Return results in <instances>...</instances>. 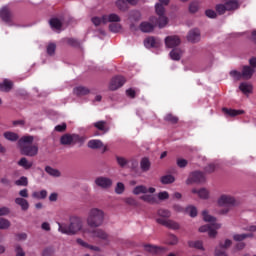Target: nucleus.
Listing matches in <instances>:
<instances>
[{"label":"nucleus","mask_w":256,"mask_h":256,"mask_svg":"<svg viewBox=\"0 0 256 256\" xmlns=\"http://www.w3.org/2000/svg\"><path fill=\"white\" fill-rule=\"evenodd\" d=\"M58 231L63 235H77L81 231L83 235L91 233L89 228H83V219L79 216L70 217L69 224L58 222Z\"/></svg>","instance_id":"1"},{"label":"nucleus","mask_w":256,"mask_h":256,"mask_svg":"<svg viewBox=\"0 0 256 256\" xmlns=\"http://www.w3.org/2000/svg\"><path fill=\"white\" fill-rule=\"evenodd\" d=\"M202 219L206 223L210 224L201 226L199 228V232L208 233L209 237L215 239L217 237V230L221 229V224L215 223V221H217V218L209 214V211L207 210L202 211Z\"/></svg>","instance_id":"2"},{"label":"nucleus","mask_w":256,"mask_h":256,"mask_svg":"<svg viewBox=\"0 0 256 256\" xmlns=\"http://www.w3.org/2000/svg\"><path fill=\"white\" fill-rule=\"evenodd\" d=\"M86 223L91 229L103 227V223H105V211L98 207L90 208L86 217Z\"/></svg>","instance_id":"3"},{"label":"nucleus","mask_w":256,"mask_h":256,"mask_svg":"<svg viewBox=\"0 0 256 256\" xmlns=\"http://www.w3.org/2000/svg\"><path fill=\"white\" fill-rule=\"evenodd\" d=\"M34 141L33 136H23L18 141V149L22 155L27 157H35L39 153V147L37 145H32Z\"/></svg>","instance_id":"4"},{"label":"nucleus","mask_w":256,"mask_h":256,"mask_svg":"<svg viewBox=\"0 0 256 256\" xmlns=\"http://www.w3.org/2000/svg\"><path fill=\"white\" fill-rule=\"evenodd\" d=\"M163 5H169V0H159V3L155 5V11L157 17H152L150 19L151 23L157 25L159 29H163V27H167V23H169V18L165 15V7Z\"/></svg>","instance_id":"5"},{"label":"nucleus","mask_w":256,"mask_h":256,"mask_svg":"<svg viewBox=\"0 0 256 256\" xmlns=\"http://www.w3.org/2000/svg\"><path fill=\"white\" fill-rule=\"evenodd\" d=\"M156 189L153 187H147L145 185L136 186L132 193L134 195H142L140 199L145 203H149L150 205H155L157 203V196H155Z\"/></svg>","instance_id":"6"},{"label":"nucleus","mask_w":256,"mask_h":256,"mask_svg":"<svg viewBox=\"0 0 256 256\" xmlns=\"http://www.w3.org/2000/svg\"><path fill=\"white\" fill-rule=\"evenodd\" d=\"M61 145H80L85 143V137L79 136L78 134H64L60 138Z\"/></svg>","instance_id":"7"},{"label":"nucleus","mask_w":256,"mask_h":256,"mask_svg":"<svg viewBox=\"0 0 256 256\" xmlns=\"http://www.w3.org/2000/svg\"><path fill=\"white\" fill-rule=\"evenodd\" d=\"M0 18L9 27L14 25L15 15H13V11H11V8H9V6H3L0 9Z\"/></svg>","instance_id":"8"},{"label":"nucleus","mask_w":256,"mask_h":256,"mask_svg":"<svg viewBox=\"0 0 256 256\" xmlns=\"http://www.w3.org/2000/svg\"><path fill=\"white\" fill-rule=\"evenodd\" d=\"M217 205L219 207H235V205H237V200L231 195L222 194L217 199Z\"/></svg>","instance_id":"9"},{"label":"nucleus","mask_w":256,"mask_h":256,"mask_svg":"<svg viewBox=\"0 0 256 256\" xmlns=\"http://www.w3.org/2000/svg\"><path fill=\"white\" fill-rule=\"evenodd\" d=\"M156 223H158V225H163V227L171 229L172 231H179V229H181V224H179V222L169 218H156Z\"/></svg>","instance_id":"10"},{"label":"nucleus","mask_w":256,"mask_h":256,"mask_svg":"<svg viewBox=\"0 0 256 256\" xmlns=\"http://www.w3.org/2000/svg\"><path fill=\"white\" fill-rule=\"evenodd\" d=\"M193 183H205V174L201 171L191 172L186 180V185H193Z\"/></svg>","instance_id":"11"},{"label":"nucleus","mask_w":256,"mask_h":256,"mask_svg":"<svg viewBox=\"0 0 256 256\" xmlns=\"http://www.w3.org/2000/svg\"><path fill=\"white\" fill-rule=\"evenodd\" d=\"M95 185L101 189H109L113 186V180L109 177L99 176L95 179Z\"/></svg>","instance_id":"12"},{"label":"nucleus","mask_w":256,"mask_h":256,"mask_svg":"<svg viewBox=\"0 0 256 256\" xmlns=\"http://www.w3.org/2000/svg\"><path fill=\"white\" fill-rule=\"evenodd\" d=\"M181 45V38L177 35L168 36L165 38V46L167 49H175V47H179Z\"/></svg>","instance_id":"13"},{"label":"nucleus","mask_w":256,"mask_h":256,"mask_svg":"<svg viewBox=\"0 0 256 256\" xmlns=\"http://www.w3.org/2000/svg\"><path fill=\"white\" fill-rule=\"evenodd\" d=\"M123 85H125V78L123 76H116L112 78L109 88L111 91H117V89L123 87Z\"/></svg>","instance_id":"14"},{"label":"nucleus","mask_w":256,"mask_h":256,"mask_svg":"<svg viewBox=\"0 0 256 256\" xmlns=\"http://www.w3.org/2000/svg\"><path fill=\"white\" fill-rule=\"evenodd\" d=\"M144 251H146L147 253H150L151 255H159V253H163L167 251V248L159 247L151 244H145Z\"/></svg>","instance_id":"15"},{"label":"nucleus","mask_w":256,"mask_h":256,"mask_svg":"<svg viewBox=\"0 0 256 256\" xmlns=\"http://www.w3.org/2000/svg\"><path fill=\"white\" fill-rule=\"evenodd\" d=\"M187 41H189V43H199V41H201V32L199 29L190 30L187 35Z\"/></svg>","instance_id":"16"},{"label":"nucleus","mask_w":256,"mask_h":256,"mask_svg":"<svg viewBox=\"0 0 256 256\" xmlns=\"http://www.w3.org/2000/svg\"><path fill=\"white\" fill-rule=\"evenodd\" d=\"M91 233H92V237H96L97 239H100L101 241H109L108 233L101 228H97V229L93 230Z\"/></svg>","instance_id":"17"},{"label":"nucleus","mask_w":256,"mask_h":256,"mask_svg":"<svg viewBox=\"0 0 256 256\" xmlns=\"http://www.w3.org/2000/svg\"><path fill=\"white\" fill-rule=\"evenodd\" d=\"M144 45L147 49L157 48L159 45H161V40L155 37H149L145 39Z\"/></svg>","instance_id":"18"},{"label":"nucleus","mask_w":256,"mask_h":256,"mask_svg":"<svg viewBox=\"0 0 256 256\" xmlns=\"http://www.w3.org/2000/svg\"><path fill=\"white\" fill-rule=\"evenodd\" d=\"M14 203L20 207L21 211H29V201L26 198H15Z\"/></svg>","instance_id":"19"},{"label":"nucleus","mask_w":256,"mask_h":256,"mask_svg":"<svg viewBox=\"0 0 256 256\" xmlns=\"http://www.w3.org/2000/svg\"><path fill=\"white\" fill-rule=\"evenodd\" d=\"M239 89L244 95H251V93H253V84L249 82H242L239 85Z\"/></svg>","instance_id":"20"},{"label":"nucleus","mask_w":256,"mask_h":256,"mask_svg":"<svg viewBox=\"0 0 256 256\" xmlns=\"http://www.w3.org/2000/svg\"><path fill=\"white\" fill-rule=\"evenodd\" d=\"M103 20H104V25H106V23H120L121 17H119V15L115 13H112L109 15H104Z\"/></svg>","instance_id":"21"},{"label":"nucleus","mask_w":256,"mask_h":256,"mask_svg":"<svg viewBox=\"0 0 256 256\" xmlns=\"http://www.w3.org/2000/svg\"><path fill=\"white\" fill-rule=\"evenodd\" d=\"M192 193H194V195H198L200 199H204V200L209 199V195H210L209 190L206 188H201L199 190L197 188H193Z\"/></svg>","instance_id":"22"},{"label":"nucleus","mask_w":256,"mask_h":256,"mask_svg":"<svg viewBox=\"0 0 256 256\" xmlns=\"http://www.w3.org/2000/svg\"><path fill=\"white\" fill-rule=\"evenodd\" d=\"M169 56L172 61H180L181 57H183V50L181 48H173Z\"/></svg>","instance_id":"23"},{"label":"nucleus","mask_w":256,"mask_h":256,"mask_svg":"<svg viewBox=\"0 0 256 256\" xmlns=\"http://www.w3.org/2000/svg\"><path fill=\"white\" fill-rule=\"evenodd\" d=\"M255 73V68H251L250 66H243L242 68V79L249 80L253 77Z\"/></svg>","instance_id":"24"},{"label":"nucleus","mask_w":256,"mask_h":256,"mask_svg":"<svg viewBox=\"0 0 256 256\" xmlns=\"http://www.w3.org/2000/svg\"><path fill=\"white\" fill-rule=\"evenodd\" d=\"M171 217V212L167 209H159L156 213L155 216V221H157V219H169Z\"/></svg>","instance_id":"25"},{"label":"nucleus","mask_w":256,"mask_h":256,"mask_svg":"<svg viewBox=\"0 0 256 256\" xmlns=\"http://www.w3.org/2000/svg\"><path fill=\"white\" fill-rule=\"evenodd\" d=\"M51 29L53 31H61V27L63 25V22L58 18H52L49 21Z\"/></svg>","instance_id":"26"},{"label":"nucleus","mask_w":256,"mask_h":256,"mask_svg":"<svg viewBox=\"0 0 256 256\" xmlns=\"http://www.w3.org/2000/svg\"><path fill=\"white\" fill-rule=\"evenodd\" d=\"M228 11L239 9V0H223Z\"/></svg>","instance_id":"27"},{"label":"nucleus","mask_w":256,"mask_h":256,"mask_svg":"<svg viewBox=\"0 0 256 256\" xmlns=\"http://www.w3.org/2000/svg\"><path fill=\"white\" fill-rule=\"evenodd\" d=\"M3 137L6 138L7 141H11L15 143V141H19V134L11 131H6L3 134Z\"/></svg>","instance_id":"28"},{"label":"nucleus","mask_w":256,"mask_h":256,"mask_svg":"<svg viewBox=\"0 0 256 256\" xmlns=\"http://www.w3.org/2000/svg\"><path fill=\"white\" fill-rule=\"evenodd\" d=\"M73 93L74 95H77V97H83V95H88L89 88L84 86H78L74 88Z\"/></svg>","instance_id":"29"},{"label":"nucleus","mask_w":256,"mask_h":256,"mask_svg":"<svg viewBox=\"0 0 256 256\" xmlns=\"http://www.w3.org/2000/svg\"><path fill=\"white\" fill-rule=\"evenodd\" d=\"M222 111L223 113H225V115H228V117H237V115H243V113H245V111L243 110H234L227 108H223Z\"/></svg>","instance_id":"30"},{"label":"nucleus","mask_w":256,"mask_h":256,"mask_svg":"<svg viewBox=\"0 0 256 256\" xmlns=\"http://www.w3.org/2000/svg\"><path fill=\"white\" fill-rule=\"evenodd\" d=\"M19 167H22L23 169L29 170L31 167H33V162L27 160V158L23 157L18 161Z\"/></svg>","instance_id":"31"},{"label":"nucleus","mask_w":256,"mask_h":256,"mask_svg":"<svg viewBox=\"0 0 256 256\" xmlns=\"http://www.w3.org/2000/svg\"><path fill=\"white\" fill-rule=\"evenodd\" d=\"M153 29H155V26L149 22H142L140 24V30L143 33H151V31H153Z\"/></svg>","instance_id":"32"},{"label":"nucleus","mask_w":256,"mask_h":256,"mask_svg":"<svg viewBox=\"0 0 256 256\" xmlns=\"http://www.w3.org/2000/svg\"><path fill=\"white\" fill-rule=\"evenodd\" d=\"M10 89H13V82L8 79H5L2 83H0V91L9 92Z\"/></svg>","instance_id":"33"},{"label":"nucleus","mask_w":256,"mask_h":256,"mask_svg":"<svg viewBox=\"0 0 256 256\" xmlns=\"http://www.w3.org/2000/svg\"><path fill=\"white\" fill-rule=\"evenodd\" d=\"M45 171L50 177H61V171L59 169L53 168L51 166H46Z\"/></svg>","instance_id":"34"},{"label":"nucleus","mask_w":256,"mask_h":256,"mask_svg":"<svg viewBox=\"0 0 256 256\" xmlns=\"http://www.w3.org/2000/svg\"><path fill=\"white\" fill-rule=\"evenodd\" d=\"M88 147L89 149H101V147H103V142L101 140H90L88 142Z\"/></svg>","instance_id":"35"},{"label":"nucleus","mask_w":256,"mask_h":256,"mask_svg":"<svg viewBox=\"0 0 256 256\" xmlns=\"http://www.w3.org/2000/svg\"><path fill=\"white\" fill-rule=\"evenodd\" d=\"M94 127H96V129H98L99 131H103L104 133H107L109 131V127H107V122L105 121L95 122Z\"/></svg>","instance_id":"36"},{"label":"nucleus","mask_w":256,"mask_h":256,"mask_svg":"<svg viewBox=\"0 0 256 256\" xmlns=\"http://www.w3.org/2000/svg\"><path fill=\"white\" fill-rule=\"evenodd\" d=\"M253 237V233H244V234H234V241H245V239H249Z\"/></svg>","instance_id":"37"},{"label":"nucleus","mask_w":256,"mask_h":256,"mask_svg":"<svg viewBox=\"0 0 256 256\" xmlns=\"http://www.w3.org/2000/svg\"><path fill=\"white\" fill-rule=\"evenodd\" d=\"M140 169L144 172L149 171L151 169V162L147 158H143L140 162Z\"/></svg>","instance_id":"38"},{"label":"nucleus","mask_w":256,"mask_h":256,"mask_svg":"<svg viewBox=\"0 0 256 256\" xmlns=\"http://www.w3.org/2000/svg\"><path fill=\"white\" fill-rule=\"evenodd\" d=\"M189 247H192L194 249H200L201 251H204L203 242L201 240L196 241H189L188 242Z\"/></svg>","instance_id":"39"},{"label":"nucleus","mask_w":256,"mask_h":256,"mask_svg":"<svg viewBox=\"0 0 256 256\" xmlns=\"http://www.w3.org/2000/svg\"><path fill=\"white\" fill-rule=\"evenodd\" d=\"M230 77L234 79V81H241L243 79V74L240 71L232 70L229 72Z\"/></svg>","instance_id":"40"},{"label":"nucleus","mask_w":256,"mask_h":256,"mask_svg":"<svg viewBox=\"0 0 256 256\" xmlns=\"http://www.w3.org/2000/svg\"><path fill=\"white\" fill-rule=\"evenodd\" d=\"M33 199H46L47 198V190H41L40 192H33L32 193Z\"/></svg>","instance_id":"41"},{"label":"nucleus","mask_w":256,"mask_h":256,"mask_svg":"<svg viewBox=\"0 0 256 256\" xmlns=\"http://www.w3.org/2000/svg\"><path fill=\"white\" fill-rule=\"evenodd\" d=\"M121 29H123V27L121 26V24H119V22H114L109 25V30L112 33H119Z\"/></svg>","instance_id":"42"},{"label":"nucleus","mask_w":256,"mask_h":256,"mask_svg":"<svg viewBox=\"0 0 256 256\" xmlns=\"http://www.w3.org/2000/svg\"><path fill=\"white\" fill-rule=\"evenodd\" d=\"M15 185L18 187H27V185H29V180H27V177L22 176L15 181Z\"/></svg>","instance_id":"43"},{"label":"nucleus","mask_w":256,"mask_h":256,"mask_svg":"<svg viewBox=\"0 0 256 256\" xmlns=\"http://www.w3.org/2000/svg\"><path fill=\"white\" fill-rule=\"evenodd\" d=\"M166 243L167 245H177V243H179V238L175 234H169Z\"/></svg>","instance_id":"44"},{"label":"nucleus","mask_w":256,"mask_h":256,"mask_svg":"<svg viewBox=\"0 0 256 256\" xmlns=\"http://www.w3.org/2000/svg\"><path fill=\"white\" fill-rule=\"evenodd\" d=\"M163 185H169V183H175V177L173 175H166L161 178Z\"/></svg>","instance_id":"45"},{"label":"nucleus","mask_w":256,"mask_h":256,"mask_svg":"<svg viewBox=\"0 0 256 256\" xmlns=\"http://www.w3.org/2000/svg\"><path fill=\"white\" fill-rule=\"evenodd\" d=\"M185 213L190 215V217H195L197 215V207L190 205L185 208Z\"/></svg>","instance_id":"46"},{"label":"nucleus","mask_w":256,"mask_h":256,"mask_svg":"<svg viewBox=\"0 0 256 256\" xmlns=\"http://www.w3.org/2000/svg\"><path fill=\"white\" fill-rule=\"evenodd\" d=\"M56 49L57 45L55 43H49L47 46V54L50 55V57H53V55H55Z\"/></svg>","instance_id":"47"},{"label":"nucleus","mask_w":256,"mask_h":256,"mask_svg":"<svg viewBox=\"0 0 256 256\" xmlns=\"http://www.w3.org/2000/svg\"><path fill=\"white\" fill-rule=\"evenodd\" d=\"M116 6L118 7V9H120V11H127V9H129L125 0L116 1Z\"/></svg>","instance_id":"48"},{"label":"nucleus","mask_w":256,"mask_h":256,"mask_svg":"<svg viewBox=\"0 0 256 256\" xmlns=\"http://www.w3.org/2000/svg\"><path fill=\"white\" fill-rule=\"evenodd\" d=\"M124 192H125V184L118 182L115 188V193L117 195H123Z\"/></svg>","instance_id":"49"},{"label":"nucleus","mask_w":256,"mask_h":256,"mask_svg":"<svg viewBox=\"0 0 256 256\" xmlns=\"http://www.w3.org/2000/svg\"><path fill=\"white\" fill-rule=\"evenodd\" d=\"M11 222L5 218H0V229H9Z\"/></svg>","instance_id":"50"},{"label":"nucleus","mask_w":256,"mask_h":256,"mask_svg":"<svg viewBox=\"0 0 256 256\" xmlns=\"http://www.w3.org/2000/svg\"><path fill=\"white\" fill-rule=\"evenodd\" d=\"M92 23L96 27H99V25H105V20H103V16L102 17H93L92 18Z\"/></svg>","instance_id":"51"},{"label":"nucleus","mask_w":256,"mask_h":256,"mask_svg":"<svg viewBox=\"0 0 256 256\" xmlns=\"http://www.w3.org/2000/svg\"><path fill=\"white\" fill-rule=\"evenodd\" d=\"M216 11H217V13L219 15L225 14V11H228L226 4H218V5H216Z\"/></svg>","instance_id":"52"},{"label":"nucleus","mask_w":256,"mask_h":256,"mask_svg":"<svg viewBox=\"0 0 256 256\" xmlns=\"http://www.w3.org/2000/svg\"><path fill=\"white\" fill-rule=\"evenodd\" d=\"M130 19H133L134 21H139L141 19V12H139L137 10L131 11Z\"/></svg>","instance_id":"53"},{"label":"nucleus","mask_w":256,"mask_h":256,"mask_svg":"<svg viewBox=\"0 0 256 256\" xmlns=\"http://www.w3.org/2000/svg\"><path fill=\"white\" fill-rule=\"evenodd\" d=\"M231 240L226 239L224 242H220L218 249H229L231 247Z\"/></svg>","instance_id":"54"},{"label":"nucleus","mask_w":256,"mask_h":256,"mask_svg":"<svg viewBox=\"0 0 256 256\" xmlns=\"http://www.w3.org/2000/svg\"><path fill=\"white\" fill-rule=\"evenodd\" d=\"M190 13H197L199 11V2H192L189 6Z\"/></svg>","instance_id":"55"},{"label":"nucleus","mask_w":256,"mask_h":256,"mask_svg":"<svg viewBox=\"0 0 256 256\" xmlns=\"http://www.w3.org/2000/svg\"><path fill=\"white\" fill-rule=\"evenodd\" d=\"M157 197L159 201H165L166 199H169V192L162 191L157 194Z\"/></svg>","instance_id":"56"},{"label":"nucleus","mask_w":256,"mask_h":256,"mask_svg":"<svg viewBox=\"0 0 256 256\" xmlns=\"http://www.w3.org/2000/svg\"><path fill=\"white\" fill-rule=\"evenodd\" d=\"M176 163H177V166L180 167V169L187 167V164H188L187 160H185L183 158H178L176 160Z\"/></svg>","instance_id":"57"},{"label":"nucleus","mask_w":256,"mask_h":256,"mask_svg":"<svg viewBox=\"0 0 256 256\" xmlns=\"http://www.w3.org/2000/svg\"><path fill=\"white\" fill-rule=\"evenodd\" d=\"M19 196L22 199H28L29 198V190L27 188H24L19 191Z\"/></svg>","instance_id":"58"},{"label":"nucleus","mask_w":256,"mask_h":256,"mask_svg":"<svg viewBox=\"0 0 256 256\" xmlns=\"http://www.w3.org/2000/svg\"><path fill=\"white\" fill-rule=\"evenodd\" d=\"M165 121H169L170 123H177L179 119L171 114L165 116Z\"/></svg>","instance_id":"59"},{"label":"nucleus","mask_w":256,"mask_h":256,"mask_svg":"<svg viewBox=\"0 0 256 256\" xmlns=\"http://www.w3.org/2000/svg\"><path fill=\"white\" fill-rule=\"evenodd\" d=\"M116 161H117L118 165H120V167H125V165H127V159H125L123 157L118 156L116 158Z\"/></svg>","instance_id":"60"},{"label":"nucleus","mask_w":256,"mask_h":256,"mask_svg":"<svg viewBox=\"0 0 256 256\" xmlns=\"http://www.w3.org/2000/svg\"><path fill=\"white\" fill-rule=\"evenodd\" d=\"M66 129H67V124L65 123H62L55 127V131H57L58 133H63V131H65Z\"/></svg>","instance_id":"61"},{"label":"nucleus","mask_w":256,"mask_h":256,"mask_svg":"<svg viewBox=\"0 0 256 256\" xmlns=\"http://www.w3.org/2000/svg\"><path fill=\"white\" fill-rule=\"evenodd\" d=\"M215 169H217V165H215L214 163H211L208 166H206L205 171L206 173H213Z\"/></svg>","instance_id":"62"},{"label":"nucleus","mask_w":256,"mask_h":256,"mask_svg":"<svg viewBox=\"0 0 256 256\" xmlns=\"http://www.w3.org/2000/svg\"><path fill=\"white\" fill-rule=\"evenodd\" d=\"M205 14L210 19H215L217 17V13L214 10H206Z\"/></svg>","instance_id":"63"},{"label":"nucleus","mask_w":256,"mask_h":256,"mask_svg":"<svg viewBox=\"0 0 256 256\" xmlns=\"http://www.w3.org/2000/svg\"><path fill=\"white\" fill-rule=\"evenodd\" d=\"M215 256H228L227 252L222 251L221 248H216L215 249Z\"/></svg>","instance_id":"64"}]
</instances>
